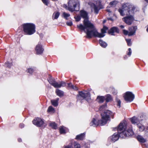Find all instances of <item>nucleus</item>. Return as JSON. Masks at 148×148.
Instances as JSON below:
<instances>
[{"label": "nucleus", "mask_w": 148, "mask_h": 148, "mask_svg": "<svg viewBox=\"0 0 148 148\" xmlns=\"http://www.w3.org/2000/svg\"><path fill=\"white\" fill-rule=\"evenodd\" d=\"M85 24L86 26L88 27L86 30L87 37L89 38L92 37L100 38L103 37L105 35L104 34L106 32V30L108 29V27L104 26L101 29V33H100L98 32L94 25L90 22H86Z\"/></svg>", "instance_id": "1"}, {"label": "nucleus", "mask_w": 148, "mask_h": 148, "mask_svg": "<svg viewBox=\"0 0 148 148\" xmlns=\"http://www.w3.org/2000/svg\"><path fill=\"white\" fill-rule=\"evenodd\" d=\"M138 10L137 7L134 5L126 3L124 4L121 9H119V12L120 14L123 16L126 15H133L134 12Z\"/></svg>", "instance_id": "2"}, {"label": "nucleus", "mask_w": 148, "mask_h": 148, "mask_svg": "<svg viewBox=\"0 0 148 148\" xmlns=\"http://www.w3.org/2000/svg\"><path fill=\"white\" fill-rule=\"evenodd\" d=\"M114 114L110 111L107 110L104 111L103 113H101V119L100 122L101 124L102 125H105L108 120L110 119V117H112L113 118Z\"/></svg>", "instance_id": "3"}, {"label": "nucleus", "mask_w": 148, "mask_h": 148, "mask_svg": "<svg viewBox=\"0 0 148 148\" xmlns=\"http://www.w3.org/2000/svg\"><path fill=\"white\" fill-rule=\"evenodd\" d=\"M24 32L27 35H30L33 34L35 32V26L33 24L26 23L23 25Z\"/></svg>", "instance_id": "4"}, {"label": "nucleus", "mask_w": 148, "mask_h": 148, "mask_svg": "<svg viewBox=\"0 0 148 148\" xmlns=\"http://www.w3.org/2000/svg\"><path fill=\"white\" fill-rule=\"evenodd\" d=\"M67 9L70 11L73 12L77 7L79 5V2L78 0H70L68 2Z\"/></svg>", "instance_id": "5"}, {"label": "nucleus", "mask_w": 148, "mask_h": 148, "mask_svg": "<svg viewBox=\"0 0 148 148\" xmlns=\"http://www.w3.org/2000/svg\"><path fill=\"white\" fill-rule=\"evenodd\" d=\"M134 134L133 131L131 129H128L127 130L122 131L121 132H118L119 136L122 138H124L127 136L132 135Z\"/></svg>", "instance_id": "6"}, {"label": "nucleus", "mask_w": 148, "mask_h": 148, "mask_svg": "<svg viewBox=\"0 0 148 148\" xmlns=\"http://www.w3.org/2000/svg\"><path fill=\"white\" fill-rule=\"evenodd\" d=\"M91 8L92 12L94 11L95 14H98L100 8H102L101 7V2L99 1H97L95 4H92Z\"/></svg>", "instance_id": "7"}, {"label": "nucleus", "mask_w": 148, "mask_h": 148, "mask_svg": "<svg viewBox=\"0 0 148 148\" xmlns=\"http://www.w3.org/2000/svg\"><path fill=\"white\" fill-rule=\"evenodd\" d=\"M32 123L38 127H45L47 125L44 120L40 118H37L35 119L32 121Z\"/></svg>", "instance_id": "8"}, {"label": "nucleus", "mask_w": 148, "mask_h": 148, "mask_svg": "<svg viewBox=\"0 0 148 148\" xmlns=\"http://www.w3.org/2000/svg\"><path fill=\"white\" fill-rule=\"evenodd\" d=\"M137 29V27L136 26L132 27L129 28V31L123 29V32L125 35H128L129 36H130L134 34Z\"/></svg>", "instance_id": "9"}, {"label": "nucleus", "mask_w": 148, "mask_h": 148, "mask_svg": "<svg viewBox=\"0 0 148 148\" xmlns=\"http://www.w3.org/2000/svg\"><path fill=\"white\" fill-rule=\"evenodd\" d=\"M123 97L125 100L127 102H131L133 101L134 98V95L130 92H126Z\"/></svg>", "instance_id": "10"}, {"label": "nucleus", "mask_w": 148, "mask_h": 148, "mask_svg": "<svg viewBox=\"0 0 148 148\" xmlns=\"http://www.w3.org/2000/svg\"><path fill=\"white\" fill-rule=\"evenodd\" d=\"M80 97L84 99H85L86 100L90 99V93L87 91L83 92H79V95L77 97V99H79Z\"/></svg>", "instance_id": "11"}, {"label": "nucleus", "mask_w": 148, "mask_h": 148, "mask_svg": "<svg viewBox=\"0 0 148 148\" xmlns=\"http://www.w3.org/2000/svg\"><path fill=\"white\" fill-rule=\"evenodd\" d=\"M126 15V17L123 18V19L127 24L129 25H131L134 20V18L132 15Z\"/></svg>", "instance_id": "12"}, {"label": "nucleus", "mask_w": 148, "mask_h": 148, "mask_svg": "<svg viewBox=\"0 0 148 148\" xmlns=\"http://www.w3.org/2000/svg\"><path fill=\"white\" fill-rule=\"evenodd\" d=\"M126 128V122H121L119 125L118 128V132L124 131Z\"/></svg>", "instance_id": "13"}, {"label": "nucleus", "mask_w": 148, "mask_h": 148, "mask_svg": "<svg viewBox=\"0 0 148 148\" xmlns=\"http://www.w3.org/2000/svg\"><path fill=\"white\" fill-rule=\"evenodd\" d=\"M131 121L132 123L133 124L139 123L141 121L143 120V119H140L138 118L135 116L132 118L131 119Z\"/></svg>", "instance_id": "14"}, {"label": "nucleus", "mask_w": 148, "mask_h": 148, "mask_svg": "<svg viewBox=\"0 0 148 148\" xmlns=\"http://www.w3.org/2000/svg\"><path fill=\"white\" fill-rule=\"evenodd\" d=\"M66 83L63 82H61L60 83H58L56 81L53 84V86L56 88H60L61 87H64L65 86Z\"/></svg>", "instance_id": "15"}, {"label": "nucleus", "mask_w": 148, "mask_h": 148, "mask_svg": "<svg viewBox=\"0 0 148 148\" xmlns=\"http://www.w3.org/2000/svg\"><path fill=\"white\" fill-rule=\"evenodd\" d=\"M36 53L39 54H41L42 53L43 51V49L42 47V45L40 44H38L36 47Z\"/></svg>", "instance_id": "16"}, {"label": "nucleus", "mask_w": 148, "mask_h": 148, "mask_svg": "<svg viewBox=\"0 0 148 148\" xmlns=\"http://www.w3.org/2000/svg\"><path fill=\"white\" fill-rule=\"evenodd\" d=\"M119 30L118 28L116 27H114L111 28L108 31V33L111 34L112 35H114V33L115 32L116 33H119Z\"/></svg>", "instance_id": "17"}, {"label": "nucleus", "mask_w": 148, "mask_h": 148, "mask_svg": "<svg viewBox=\"0 0 148 148\" xmlns=\"http://www.w3.org/2000/svg\"><path fill=\"white\" fill-rule=\"evenodd\" d=\"M90 22L88 20H87L86 19H84V26H83L82 25L80 24L79 25H77V27L79 29H81L82 30H84L85 29H86L87 30V28H88L87 27H86L85 25V23L87 22Z\"/></svg>", "instance_id": "18"}, {"label": "nucleus", "mask_w": 148, "mask_h": 148, "mask_svg": "<svg viewBox=\"0 0 148 148\" xmlns=\"http://www.w3.org/2000/svg\"><path fill=\"white\" fill-rule=\"evenodd\" d=\"M101 120L99 121L98 122L95 119H93V120L91 121L90 124V126H92L94 127H95L99 125H102L101 124V122H100Z\"/></svg>", "instance_id": "19"}, {"label": "nucleus", "mask_w": 148, "mask_h": 148, "mask_svg": "<svg viewBox=\"0 0 148 148\" xmlns=\"http://www.w3.org/2000/svg\"><path fill=\"white\" fill-rule=\"evenodd\" d=\"M119 137L118 134L114 133L110 137L111 141L114 143L119 139Z\"/></svg>", "instance_id": "20"}, {"label": "nucleus", "mask_w": 148, "mask_h": 148, "mask_svg": "<svg viewBox=\"0 0 148 148\" xmlns=\"http://www.w3.org/2000/svg\"><path fill=\"white\" fill-rule=\"evenodd\" d=\"M80 15L84 19H86L88 20V17L87 12L84 10H81L80 11Z\"/></svg>", "instance_id": "21"}, {"label": "nucleus", "mask_w": 148, "mask_h": 148, "mask_svg": "<svg viewBox=\"0 0 148 148\" xmlns=\"http://www.w3.org/2000/svg\"><path fill=\"white\" fill-rule=\"evenodd\" d=\"M85 134L84 133L81 134L76 136L75 138L78 140H82L85 137Z\"/></svg>", "instance_id": "22"}, {"label": "nucleus", "mask_w": 148, "mask_h": 148, "mask_svg": "<svg viewBox=\"0 0 148 148\" xmlns=\"http://www.w3.org/2000/svg\"><path fill=\"white\" fill-rule=\"evenodd\" d=\"M137 138L138 141L140 143H144L147 140L146 139L140 135L138 136Z\"/></svg>", "instance_id": "23"}, {"label": "nucleus", "mask_w": 148, "mask_h": 148, "mask_svg": "<svg viewBox=\"0 0 148 148\" xmlns=\"http://www.w3.org/2000/svg\"><path fill=\"white\" fill-rule=\"evenodd\" d=\"M137 126L139 131L140 132H143L145 130V126L141 123L137 124Z\"/></svg>", "instance_id": "24"}, {"label": "nucleus", "mask_w": 148, "mask_h": 148, "mask_svg": "<svg viewBox=\"0 0 148 148\" xmlns=\"http://www.w3.org/2000/svg\"><path fill=\"white\" fill-rule=\"evenodd\" d=\"M56 92L57 95L59 97L63 96V92L61 90L57 89L56 90Z\"/></svg>", "instance_id": "25"}, {"label": "nucleus", "mask_w": 148, "mask_h": 148, "mask_svg": "<svg viewBox=\"0 0 148 148\" xmlns=\"http://www.w3.org/2000/svg\"><path fill=\"white\" fill-rule=\"evenodd\" d=\"M97 101L99 103H102L105 100V98L103 96H98L97 98Z\"/></svg>", "instance_id": "26"}, {"label": "nucleus", "mask_w": 148, "mask_h": 148, "mask_svg": "<svg viewBox=\"0 0 148 148\" xmlns=\"http://www.w3.org/2000/svg\"><path fill=\"white\" fill-rule=\"evenodd\" d=\"M59 98H57L55 100H51V103L52 104L55 106H57L58 105V101Z\"/></svg>", "instance_id": "27"}, {"label": "nucleus", "mask_w": 148, "mask_h": 148, "mask_svg": "<svg viewBox=\"0 0 148 148\" xmlns=\"http://www.w3.org/2000/svg\"><path fill=\"white\" fill-rule=\"evenodd\" d=\"M107 106L106 104L101 106L99 108V110L100 111L104 112V111L107 110Z\"/></svg>", "instance_id": "28"}, {"label": "nucleus", "mask_w": 148, "mask_h": 148, "mask_svg": "<svg viewBox=\"0 0 148 148\" xmlns=\"http://www.w3.org/2000/svg\"><path fill=\"white\" fill-rule=\"evenodd\" d=\"M99 42L101 46L104 48L106 47L107 46V43L101 40H99Z\"/></svg>", "instance_id": "29"}, {"label": "nucleus", "mask_w": 148, "mask_h": 148, "mask_svg": "<svg viewBox=\"0 0 148 148\" xmlns=\"http://www.w3.org/2000/svg\"><path fill=\"white\" fill-rule=\"evenodd\" d=\"M48 81L49 83L52 86L56 81L54 78L51 77H50L49 79L48 80Z\"/></svg>", "instance_id": "30"}, {"label": "nucleus", "mask_w": 148, "mask_h": 148, "mask_svg": "<svg viewBox=\"0 0 148 148\" xmlns=\"http://www.w3.org/2000/svg\"><path fill=\"white\" fill-rule=\"evenodd\" d=\"M71 145L75 148H80V145L77 142H75Z\"/></svg>", "instance_id": "31"}, {"label": "nucleus", "mask_w": 148, "mask_h": 148, "mask_svg": "<svg viewBox=\"0 0 148 148\" xmlns=\"http://www.w3.org/2000/svg\"><path fill=\"white\" fill-rule=\"evenodd\" d=\"M50 125L54 129H56L57 128V126L56 124L54 122H52L50 123Z\"/></svg>", "instance_id": "32"}, {"label": "nucleus", "mask_w": 148, "mask_h": 148, "mask_svg": "<svg viewBox=\"0 0 148 148\" xmlns=\"http://www.w3.org/2000/svg\"><path fill=\"white\" fill-rule=\"evenodd\" d=\"M67 84L68 85V86L70 88L76 90H78V88L76 86L72 85L71 83H68Z\"/></svg>", "instance_id": "33"}, {"label": "nucleus", "mask_w": 148, "mask_h": 148, "mask_svg": "<svg viewBox=\"0 0 148 148\" xmlns=\"http://www.w3.org/2000/svg\"><path fill=\"white\" fill-rule=\"evenodd\" d=\"M60 132L61 134L65 133V127L63 126H61L60 128Z\"/></svg>", "instance_id": "34"}, {"label": "nucleus", "mask_w": 148, "mask_h": 148, "mask_svg": "<svg viewBox=\"0 0 148 148\" xmlns=\"http://www.w3.org/2000/svg\"><path fill=\"white\" fill-rule=\"evenodd\" d=\"M112 99L110 95H108L106 96V102L110 101Z\"/></svg>", "instance_id": "35"}, {"label": "nucleus", "mask_w": 148, "mask_h": 148, "mask_svg": "<svg viewBox=\"0 0 148 148\" xmlns=\"http://www.w3.org/2000/svg\"><path fill=\"white\" fill-rule=\"evenodd\" d=\"M12 65V63H10L9 62H7L5 64V66L9 68H11Z\"/></svg>", "instance_id": "36"}, {"label": "nucleus", "mask_w": 148, "mask_h": 148, "mask_svg": "<svg viewBox=\"0 0 148 148\" xmlns=\"http://www.w3.org/2000/svg\"><path fill=\"white\" fill-rule=\"evenodd\" d=\"M60 15V13L58 12H57L55 13H54L53 15V16H54V19H57L58 17H59Z\"/></svg>", "instance_id": "37"}, {"label": "nucleus", "mask_w": 148, "mask_h": 148, "mask_svg": "<svg viewBox=\"0 0 148 148\" xmlns=\"http://www.w3.org/2000/svg\"><path fill=\"white\" fill-rule=\"evenodd\" d=\"M48 112H54V109L51 106H50L48 109Z\"/></svg>", "instance_id": "38"}, {"label": "nucleus", "mask_w": 148, "mask_h": 148, "mask_svg": "<svg viewBox=\"0 0 148 148\" xmlns=\"http://www.w3.org/2000/svg\"><path fill=\"white\" fill-rule=\"evenodd\" d=\"M117 3V1H115L111 2L110 4L112 6H114Z\"/></svg>", "instance_id": "39"}, {"label": "nucleus", "mask_w": 148, "mask_h": 148, "mask_svg": "<svg viewBox=\"0 0 148 148\" xmlns=\"http://www.w3.org/2000/svg\"><path fill=\"white\" fill-rule=\"evenodd\" d=\"M63 15L64 18H66V19H67V18L69 17L70 16V14L66 13L65 12L63 13Z\"/></svg>", "instance_id": "40"}, {"label": "nucleus", "mask_w": 148, "mask_h": 148, "mask_svg": "<svg viewBox=\"0 0 148 148\" xmlns=\"http://www.w3.org/2000/svg\"><path fill=\"white\" fill-rule=\"evenodd\" d=\"M34 70L32 68H29L27 70V72L30 74H32L33 73Z\"/></svg>", "instance_id": "41"}, {"label": "nucleus", "mask_w": 148, "mask_h": 148, "mask_svg": "<svg viewBox=\"0 0 148 148\" xmlns=\"http://www.w3.org/2000/svg\"><path fill=\"white\" fill-rule=\"evenodd\" d=\"M117 106L119 108L121 107V101L119 99H117Z\"/></svg>", "instance_id": "42"}, {"label": "nucleus", "mask_w": 148, "mask_h": 148, "mask_svg": "<svg viewBox=\"0 0 148 148\" xmlns=\"http://www.w3.org/2000/svg\"><path fill=\"white\" fill-rule=\"evenodd\" d=\"M126 41L127 42V45H128L130 46L131 45V40L130 39H128L126 40Z\"/></svg>", "instance_id": "43"}, {"label": "nucleus", "mask_w": 148, "mask_h": 148, "mask_svg": "<svg viewBox=\"0 0 148 148\" xmlns=\"http://www.w3.org/2000/svg\"><path fill=\"white\" fill-rule=\"evenodd\" d=\"M77 21H78L80 20L81 18L80 16H77L76 17H74Z\"/></svg>", "instance_id": "44"}, {"label": "nucleus", "mask_w": 148, "mask_h": 148, "mask_svg": "<svg viewBox=\"0 0 148 148\" xmlns=\"http://www.w3.org/2000/svg\"><path fill=\"white\" fill-rule=\"evenodd\" d=\"M66 24L67 25L69 26H71L72 25V23L71 21L67 22Z\"/></svg>", "instance_id": "45"}, {"label": "nucleus", "mask_w": 148, "mask_h": 148, "mask_svg": "<svg viewBox=\"0 0 148 148\" xmlns=\"http://www.w3.org/2000/svg\"><path fill=\"white\" fill-rule=\"evenodd\" d=\"M128 51H129V52L127 53V54L129 56H130L131 55V53H132L131 49V48H129L128 49Z\"/></svg>", "instance_id": "46"}, {"label": "nucleus", "mask_w": 148, "mask_h": 148, "mask_svg": "<svg viewBox=\"0 0 148 148\" xmlns=\"http://www.w3.org/2000/svg\"><path fill=\"white\" fill-rule=\"evenodd\" d=\"M65 148H73V146L72 145H69Z\"/></svg>", "instance_id": "47"}, {"label": "nucleus", "mask_w": 148, "mask_h": 148, "mask_svg": "<svg viewBox=\"0 0 148 148\" xmlns=\"http://www.w3.org/2000/svg\"><path fill=\"white\" fill-rule=\"evenodd\" d=\"M24 125L23 123H21L20 125V127L21 128H22L24 127Z\"/></svg>", "instance_id": "48"}, {"label": "nucleus", "mask_w": 148, "mask_h": 148, "mask_svg": "<svg viewBox=\"0 0 148 148\" xmlns=\"http://www.w3.org/2000/svg\"><path fill=\"white\" fill-rule=\"evenodd\" d=\"M120 27L122 29H123L124 27V26L123 25H121L120 26Z\"/></svg>", "instance_id": "49"}, {"label": "nucleus", "mask_w": 148, "mask_h": 148, "mask_svg": "<svg viewBox=\"0 0 148 148\" xmlns=\"http://www.w3.org/2000/svg\"><path fill=\"white\" fill-rule=\"evenodd\" d=\"M18 142H21L22 141V140L21 138H19L18 139Z\"/></svg>", "instance_id": "50"}, {"label": "nucleus", "mask_w": 148, "mask_h": 148, "mask_svg": "<svg viewBox=\"0 0 148 148\" xmlns=\"http://www.w3.org/2000/svg\"><path fill=\"white\" fill-rule=\"evenodd\" d=\"M146 130H145V132H148V127H147V128H146Z\"/></svg>", "instance_id": "51"}, {"label": "nucleus", "mask_w": 148, "mask_h": 148, "mask_svg": "<svg viewBox=\"0 0 148 148\" xmlns=\"http://www.w3.org/2000/svg\"><path fill=\"white\" fill-rule=\"evenodd\" d=\"M64 7L65 8H66L67 7V6L65 5H64Z\"/></svg>", "instance_id": "52"}, {"label": "nucleus", "mask_w": 148, "mask_h": 148, "mask_svg": "<svg viewBox=\"0 0 148 148\" xmlns=\"http://www.w3.org/2000/svg\"><path fill=\"white\" fill-rule=\"evenodd\" d=\"M107 11L108 12H110V10H107Z\"/></svg>", "instance_id": "53"}, {"label": "nucleus", "mask_w": 148, "mask_h": 148, "mask_svg": "<svg viewBox=\"0 0 148 148\" xmlns=\"http://www.w3.org/2000/svg\"><path fill=\"white\" fill-rule=\"evenodd\" d=\"M145 1H146L148 3V0H145Z\"/></svg>", "instance_id": "54"}]
</instances>
